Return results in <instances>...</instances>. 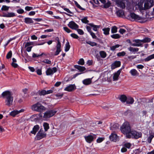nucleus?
Listing matches in <instances>:
<instances>
[{"label": "nucleus", "instance_id": "nucleus-61", "mask_svg": "<svg viewBox=\"0 0 154 154\" xmlns=\"http://www.w3.org/2000/svg\"><path fill=\"white\" fill-rule=\"evenodd\" d=\"M90 35L93 38L96 39L97 38V36L95 35V33L93 32H91L90 33Z\"/></svg>", "mask_w": 154, "mask_h": 154}, {"label": "nucleus", "instance_id": "nucleus-38", "mask_svg": "<svg viewBox=\"0 0 154 154\" xmlns=\"http://www.w3.org/2000/svg\"><path fill=\"white\" fill-rule=\"evenodd\" d=\"M154 137V133L153 134H151L147 138V141L149 143H151L152 140L153 138Z\"/></svg>", "mask_w": 154, "mask_h": 154}, {"label": "nucleus", "instance_id": "nucleus-27", "mask_svg": "<svg viewBox=\"0 0 154 154\" xmlns=\"http://www.w3.org/2000/svg\"><path fill=\"white\" fill-rule=\"evenodd\" d=\"M110 29L109 27L104 28L102 29V30L103 31V33L105 35H108L109 34V32Z\"/></svg>", "mask_w": 154, "mask_h": 154}, {"label": "nucleus", "instance_id": "nucleus-21", "mask_svg": "<svg viewBox=\"0 0 154 154\" xmlns=\"http://www.w3.org/2000/svg\"><path fill=\"white\" fill-rule=\"evenodd\" d=\"M128 49L131 52L133 53L134 54L135 52H138L139 49L137 48H135L131 47H130L128 48Z\"/></svg>", "mask_w": 154, "mask_h": 154}, {"label": "nucleus", "instance_id": "nucleus-57", "mask_svg": "<svg viewBox=\"0 0 154 154\" xmlns=\"http://www.w3.org/2000/svg\"><path fill=\"white\" fill-rule=\"evenodd\" d=\"M14 39V38H10L9 40H8V41L7 42H6V43L4 45V47H5V48L8 45L9 43L11 41H12V40H13Z\"/></svg>", "mask_w": 154, "mask_h": 154}, {"label": "nucleus", "instance_id": "nucleus-50", "mask_svg": "<svg viewBox=\"0 0 154 154\" xmlns=\"http://www.w3.org/2000/svg\"><path fill=\"white\" fill-rule=\"evenodd\" d=\"M125 52L124 51H123L122 52H120L118 53L117 54V56L118 57L124 56L125 55Z\"/></svg>", "mask_w": 154, "mask_h": 154}, {"label": "nucleus", "instance_id": "nucleus-58", "mask_svg": "<svg viewBox=\"0 0 154 154\" xmlns=\"http://www.w3.org/2000/svg\"><path fill=\"white\" fill-rule=\"evenodd\" d=\"M25 9L26 11H29L31 10H33V8L32 7L26 6L25 7Z\"/></svg>", "mask_w": 154, "mask_h": 154}, {"label": "nucleus", "instance_id": "nucleus-30", "mask_svg": "<svg viewBox=\"0 0 154 154\" xmlns=\"http://www.w3.org/2000/svg\"><path fill=\"white\" fill-rule=\"evenodd\" d=\"M129 72L133 76L136 75L138 73L137 71L135 69H131Z\"/></svg>", "mask_w": 154, "mask_h": 154}, {"label": "nucleus", "instance_id": "nucleus-3", "mask_svg": "<svg viewBox=\"0 0 154 154\" xmlns=\"http://www.w3.org/2000/svg\"><path fill=\"white\" fill-rule=\"evenodd\" d=\"M31 109L33 111L41 112L45 111L46 108L40 103L38 102L32 106Z\"/></svg>", "mask_w": 154, "mask_h": 154}, {"label": "nucleus", "instance_id": "nucleus-49", "mask_svg": "<svg viewBox=\"0 0 154 154\" xmlns=\"http://www.w3.org/2000/svg\"><path fill=\"white\" fill-rule=\"evenodd\" d=\"M9 8V7L6 5H3L2 6L1 10L2 11H8V10Z\"/></svg>", "mask_w": 154, "mask_h": 154}, {"label": "nucleus", "instance_id": "nucleus-20", "mask_svg": "<svg viewBox=\"0 0 154 154\" xmlns=\"http://www.w3.org/2000/svg\"><path fill=\"white\" fill-rule=\"evenodd\" d=\"M24 22L26 24H31L33 23V21L32 18L29 17H26L24 18Z\"/></svg>", "mask_w": 154, "mask_h": 154}, {"label": "nucleus", "instance_id": "nucleus-29", "mask_svg": "<svg viewBox=\"0 0 154 154\" xmlns=\"http://www.w3.org/2000/svg\"><path fill=\"white\" fill-rule=\"evenodd\" d=\"M43 126L45 131H47L49 128V125L47 122H44L43 124Z\"/></svg>", "mask_w": 154, "mask_h": 154}, {"label": "nucleus", "instance_id": "nucleus-9", "mask_svg": "<svg viewBox=\"0 0 154 154\" xmlns=\"http://www.w3.org/2000/svg\"><path fill=\"white\" fill-rule=\"evenodd\" d=\"M68 27L72 29L76 30L79 27V26L73 21L69 22L67 25Z\"/></svg>", "mask_w": 154, "mask_h": 154}, {"label": "nucleus", "instance_id": "nucleus-17", "mask_svg": "<svg viewBox=\"0 0 154 154\" xmlns=\"http://www.w3.org/2000/svg\"><path fill=\"white\" fill-rule=\"evenodd\" d=\"M130 16L132 19L135 20H139L140 19V17L138 15H136L134 13H130Z\"/></svg>", "mask_w": 154, "mask_h": 154}, {"label": "nucleus", "instance_id": "nucleus-45", "mask_svg": "<svg viewBox=\"0 0 154 154\" xmlns=\"http://www.w3.org/2000/svg\"><path fill=\"white\" fill-rule=\"evenodd\" d=\"M104 4L103 8H107L110 7L111 3L109 1H108L107 3H105Z\"/></svg>", "mask_w": 154, "mask_h": 154}, {"label": "nucleus", "instance_id": "nucleus-39", "mask_svg": "<svg viewBox=\"0 0 154 154\" xmlns=\"http://www.w3.org/2000/svg\"><path fill=\"white\" fill-rule=\"evenodd\" d=\"M88 17H84L83 18L81 19L82 22L85 24L88 23L89 21L87 20Z\"/></svg>", "mask_w": 154, "mask_h": 154}, {"label": "nucleus", "instance_id": "nucleus-55", "mask_svg": "<svg viewBox=\"0 0 154 154\" xmlns=\"http://www.w3.org/2000/svg\"><path fill=\"white\" fill-rule=\"evenodd\" d=\"M63 29L66 32L68 33L72 32V31L67 27H64Z\"/></svg>", "mask_w": 154, "mask_h": 154}, {"label": "nucleus", "instance_id": "nucleus-1", "mask_svg": "<svg viewBox=\"0 0 154 154\" xmlns=\"http://www.w3.org/2000/svg\"><path fill=\"white\" fill-rule=\"evenodd\" d=\"M11 93L8 90L3 92L1 94L3 98H6L5 101L6 105L9 106L12 104L13 97Z\"/></svg>", "mask_w": 154, "mask_h": 154}, {"label": "nucleus", "instance_id": "nucleus-36", "mask_svg": "<svg viewBox=\"0 0 154 154\" xmlns=\"http://www.w3.org/2000/svg\"><path fill=\"white\" fill-rule=\"evenodd\" d=\"M74 2L75 4L78 8L82 10H85V9L82 7L76 1H74Z\"/></svg>", "mask_w": 154, "mask_h": 154}, {"label": "nucleus", "instance_id": "nucleus-10", "mask_svg": "<svg viewBox=\"0 0 154 154\" xmlns=\"http://www.w3.org/2000/svg\"><path fill=\"white\" fill-rule=\"evenodd\" d=\"M121 65V62L119 61H116L112 63L111 65V69H113L115 68L119 67Z\"/></svg>", "mask_w": 154, "mask_h": 154}, {"label": "nucleus", "instance_id": "nucleus-25", "mask_svg": "<svg viewBox=\"0 0 154 154\" xmlns=\"http://www.w3.org/2000/svg\"><path fill=\"white\" fill-rule=\"evenodd\" d=\"M119 125L118 124H115L112 125L110 127V129L111 130H116L119 128Z\"/></svg>", "mask_w": 154, "mask_h": 154}, {"label": "nucleus", "instance_id": "nucleus-32", "mask_svg": "<svg viewBox=\"0 0 154 154\" xmlns=\"http://www.w3.org/2000/svg\"><path fill=\"white\" fill-rule=\"evenodd\" d=\"M100 54L101 57L104 58L106 57V54L105 52L104 51H101L99 52Z\"/></svg>", "mask_w": 154, "mask_h": 154}, {"label": "nucleus", "instance_id": "nucleus-15", "mask_svg": "<svg viewBox=\"0 0 154 154\" xmlns=\"http://www.w3.org/2000/svg\"><path fill=\"white\" fill-rule=\"evenodd\" d=\"M39 126L38 125H36L34 126L32 128V130L31 131L30 133L29 134L31 135L30 134H34V135H35L39 129Z\"/></svg>", "mask_w": 154, "mask_h": 154}, {"label": "nucleus", "instance_id": "nucleus-13", "mask_svg": "<svg viewBox=\"0 0 154 154\" xmlns=\"http://www.w3.org/2000/svg\"><path fill=\"white\" fill-rule=\"evenodd\" d=\"M16 16L15 13L13 12H8L7 13L3 12L2 17H15Z\"/></svg>", "mask_w": 154, "mask_h": 154}, {"label": "nucleus", "instance_id": "nucleus-31", "mask_svg": "<svg viewBox=\"0 0 154 154\" xmlns=\"http://www.w3.org/2000/svg\"><path fill=\"white\" fill-rule=\"evenodd\" d=\"M70 48V46L69 42H67L65 44V51L66 52H67L69 50Z\"/></svg>", "mask_w": 154, "mask_h": 154}, {"label": "nucleus", "instance_id": "nucleus-47", "mask_svg": "<svg viewBox=\"0 0 154 154\" xmlns=\"http://www.w3.org/2000/svg\"><path fill=\"white\" fill-rule=\"evenodd\" d=\"M78 63L79 65H84L85 64V61L84 59L83 58L80 59L78 61Z\"/></svg>", "mask_w": 154, "mask_h": 154}, {"label": "nucleus", "instance_id": "nucleus-37", "mask_svg": "<svg viewBox=\"0 0 154 154\" xmlns=\"http://www.w3.org/2000/svg\"><path fill=\"white\" fill-rule=\"evenodd\" d=\"M124 14V12L121 10H118L116 12L117 15L119 17H122Z\"/></svg>", "mask_w": 154, "mask_h": 154}, {"label": "nucleus", "instance_id": "nucleus-56", "mask_svg": "<svg viewBox=\"0 0 154 154\" xmlns=\"http://www.w3.org/2000/svg\"><path fill=\"white\" fill-rule=\"evenodd\" d=\"M133 41L134 42L137 44H142L141 43L142 42V40H140L139 39H134Z\"/></svg>", "mask_w": 154, "mask_h": 154}, {"label": "nucleus", "instance_id": "nucleus-6", "mask_svg": "<svg viewBox=\"0 0 154 154\" xmlns=\"http://www.w3.org/2000/svg\"><path fill=\"white\" fill-rule=\"evenodd\" d=\"M132 136V138L137 139L141 137L142 134L141 132H138L136 131H131L130 133Z\"/></svg>", "mask_w": 154, "mask_h": 154}, {"label": "nucleus", "instance_id": "nucleus-14", "mask_svg": "<svg viewBox=\"0 0 154 154\" xmlns=\"http://www.w3.org/2000/svg\"><path fill=\"white\" fill-rule=\"evenodd\" d=\"M110 140L113 142H116L118 140V137L117 135L115 133H112L109 137Z\"/></svg>", "mask_w": 154, "mask_h": 154}, {"label": "nucleus", "instance_id": "nucleus-12", "mask_svg": "<svg viewBox=\"0 0 154 154\" xmlns=\"http://www.w3.org/2000/svg\"><path fill=\"white\" fill-rule=\"evenodd\" d=\"M76 89V87L75 84L70 85L69 86L65 88L64 90L69 92H71L75 90Z\"/></svg>", "mask_w": 154, "mask_h": 154}, {"label": "nucleus", "instance_id": "nucleus-4", "mask_svg": "<svg viewBox=\"0 0 154 154\" xmlns=\"http://www.w3.org/2000/svg\"><path fill=\"white\" fill-rule=\"evenodd\" d=\"M57 111L54 110H49L46 111L44 113L43 118L45 120L52 117L57 112Z\"/></svg>", "mask_w": 154, "mask_h": 154}, {"label": "nucleus", "instance_id": "nucleus-34", "mask_svg": "<svg viewBox=\"0 0 154 154\" xmlns=\"http://www.w3.org/2000/svg\"><path fill=\"white\" fill-rule=\"evenodd\" d=\"M86 43L87 44H89L92 47L96 46H97V44L96 43L94 42H92L90 41H86Z\"/></svg>", "mask_w": 154, "mask_h": 154}, {"label": "nucleus", "instance_id": "nucleus-43", "mask_svg": "<svg viewBox=\"0 0 154 154\" xmlns=\"http://www.w3.org/2000/svg\"><path fill=\"white\" fill-rule=\"evenodd\" d=\"M151 39L150 38L146 37L142 40L143 43L149 42L151 41Z\"/></svg>", "mask_w": 154, "mask_h": 154}, {"label": "nucleus", "instance_id": "nucleus-16", "mask_svg": "<svg viewBox=\"0 0 154 154\" xmlns=\"http://www.w3.org/2000/svg\"><path fill=\"white\" fill-rule=\"evenodd\" d=\"M121 69H119L114 73L113 77L114 81H117L118 80V77L121 72Z\"/></svg>", "mask_w": 154, "mask_h": 154}, {"label": "nucleus", "instance_id": "nucleus-35", "mask_svg": "<svg viewBox=\"0 0 154 154\" xmlns=\"http://www.w3.org/2000/svg\"><path fill=\"white\" fill-rule=\"evenodd\" d=\"M46 74L47 75H52L53 74V72H52L51 69L50 68H48L46 70Z\"/></svg>", "mask_w": 154, "mask_h": 154}, {"label": "nucleus", "instance_id": "nucleus-64", "mask_svg": "<svg viewBox=\"0 0 154 154\" xmlns=\"http://www.w3.org/2000/svg\"><path fill=\"white\" fill-rule=\"evenodd\" d=\"M11 65L14 68H17L18 66V64L17 63L14 62H12L11 63Z\"/></svg>", "mask_w": 154, "mask_h": 154}, {"label": "nucleus", "instance_id": "nucleus-33", "mask_svg": "<svg viewBox=\"0 0 154 154\" xmlns=\"http://www.w3.org/2000/svg\"><path fill=\"white\" fill-rule=\"evenodd\" d=\"M38 94L40 96L45 95L46 94V90H39L37 92Z\"/></svg>", "mask_w": 154, "mask_h": 154}, {"label": "nucleus", "instance_id": "nucleus-24", "mask_svg": "<svg viewBox=\"0 0 154 154\" xmlns=\"http://www.w3.org/2000/svg\"><path fill=\"white\" fill-rule=\"evenodd\" d=\"M91 27H93V30L97 31V29L100 28V26L98 25H94L93 23H88Z\"/></svg>", "mask_w": 154, "mask_h": 154}, {"label": "nucleus", "instance_id": "nucleus-52", "mask_svg": "<svg viewBox=\"0 0 154 154\" xmlns=\"http://www.w3.org/2000/svg\"><path fill=\"white\" fill-rule=\"evenodd\" d=\"M105 139L104 137H99L97 140V142L98 143H100L102 142Z\"/></svg>", "mask_w": 154, "mask_h": 154}, {"label": "nucleus", "instance_id": "nucleus-60", "mask_svg": "<svg viewBox=\"0 0 154 154\" xmlns=\"http://www.w3.org/2000/svg\"><path fill=\"white\" fill-rule=\"evenodd\" d=\"M43 62L47 64H50L51 63V61L48 60V59H45L44 60Z\"/></svg>", "mask_w": 154, "mask_h": 154}, {"label": "nucleus", "instance_id": "nucleus-59", "mask_svg": "<svg viewBox=\"0 0 154 154\" xmlns=\"http://www.w3.org/2000/svg\"><path fill=\"white\" fill-rule=\"evenodd\" d=\"M17 12L19 14H22L24 12V11L23 9H20L17 10Z\"/></svg>", "mask_w": 154, "mask_h": 154}, {"label": "nucleus", "instance_id": "nucleus-62", "mask_svg": "<svg viewBox=\"0 0 154 154\" xmlns=\"http://www.w3.org/2000/svg\"><path fill=\"white\" fill-rule=\"evenodd\" d=\"M126 31L125 29H120L119 31V32L122 34H123Z\"/></svg>", "mask_w": 154, "mask_h": 154}, {"label": "nucleus", "instance_id": "nucleus-28", "mask_svg": "<svg viewBox=\"0 0 154 154\" xmlns=\"http://www.w3.org/2000/svg\"><path fill=\"white\" fill-rule=\"evenodd\" d=\"M56 40L57 41V43L56 46V48L57 49H61V44L59 38L57 37Z\"/></svg>", "mask_w": 154, "mask_h": 154}, {"label": "nucleus", "instance_id": "nucleus-11", "mask_svg": "<svg viewBox=\"0 0 154 154\" xmlns=\"http://www.w3.org/2000/svg\"><path fill=\"white\" fill-rule=\"evenodd\" d=\"M84 138L86 142L89 143L93 141L94 140V136L91 135L85 136Z\"/></svg>", "mask_w": 154, "mask_h": 154}, {"label": "nucleus", "instance_id": "nucleus-19", "mask_svg": "<svg viewBox=\"0 0 154 154\" xmlns=\"http://www.w3.org/2000/svg\"><path fill=\"white\" fill-rule=\"evenodd\" d=\"M134 101L133 98L131 97H128L126 102L127 104H132L134 103Z\"/></svg>", "mask_w": 154, "mask_h": 154}, {"label": "nucleus", "instance_id": "nucleus-2", "mask_svg": "<svg viewBox=\"0 0 154 154\" xmlns=\"http://www.w3.org/2000/svg\"><path fill=\"white\" fill-rule=\"evenodd\" d=\"M120 130L122 133L126 134L127 138H131V135L130 134L131 131V127L129 122H124L121 126Z\"/></svg>", "mask_w": 154, "mask_h": 154}, {"label": "nucleus", "instance_id": "nucleus-18", "mask_svg": "<svg viewBox=\"0 0 154 154\" xmlns=\"http://www.w3.org/2000/svg\"><path fill=\"white\" fill-rule=\"evenodd\" d=\"M74 67L75 68L77 69L81 72L84 71L86 69L85 68L84 66H81L77 65H75Z\"/></svg>", "mask_w": 154, "mask_h": 154}, {"label": "nucleus", "instance_id": "nucleus-44", "mask_svg": "<svg viewBox=\"0 0 154 154\" xmlns=\"http://www.w3.org/2000/svg\"><path fill=\"white\" fill-rule=\"evenodd\" d=\"M120 45L119 44H117L115 45L112 46L110 47V49L113 51H114L116 48H119Z\"/></svg>", "mask_w": 154, "mask_h": 154}, {"label": "nucleus", "instance_id": "nucleus-22", "mask_svg": "<svg viewBox=\"0 0 154 154\" xmlns=\"http://www.w3.org/2000/svg\"><path fill=\"white\" fill-rule=\"evenodd\" d=\"M119 99L122 103H124L126 101L127 97L125 95H122L120 96Z\"/></svg>", "mask_w": 154, "mask_h": 154}, {"label": "nucleus", "instance_id": "nucleus-7", "mask_svg": "<svg viewBox=\"0 0 154 154\" xmlns=\"http://www.w3.org/2000/svg\"><path fill=\"white\" fill-rule=\"evenodd\" d=\"M46 134L45 132L39 131L37 133L35 138L36 140H40L43 138L45 137H46Z\"/></svg>", "mask_w": 154, "mask_h": 154}, {"label": "nucleus", "instance_id": "nucleus-63", "mask_svg": "<svg viewBox=\"0 0 154 154\" xmlns=\"http://www.w3.org/2000/svg\"><path fill=\"white\" fill-rule=\"evenodd\" d=\"M124 146L126 148H128L129 149L131 147V145L130 143H127L125 144Z\"/></svg>", "mask_w": 154, "mask_h": 154}, {"label": "nucleus", "instance_id": "nucleus-41", "mask_svg": "<svg viewBox=\"0 0 154 154\" xmlns=\"http://www.w3.org/2000/svg\"><path fill=\"white\" fill-rule=\"evenodd\" d=\"M111 33H116L117 32V28L116 26L112 27L111 30Z\"/></svg>", "mask_w": 154, "mask_h": 154}, {"label": "nucleus", "instance_id": "nucleus-23", "mask_svg": "<svg viewBox=\"0 0 154 154\" xmlns=\"http://www.w3.org/2000/svg\"><path fill=\"white\" fill-rule=\"evenodd\" d=\"M83 83L85 85H90L91 82V79H87L83 81Z\"/></svg>", "mask_w": 154, "mask_h": 154}, {"label": "nucleus", "instance_id": "nucleus-46", "mask_svg": "<svg viewBox=\"0 0 154 154\" xmlns=\"http://www.w3.org/2000/svg\"><path fill=\"white\" fill-rule=\"evenodd\" d=\"M17 114V111L15 110L11 111L10 113V115L13 117H14Z\"/></svg>", "mask_w": 154, "mask_h": 154}, {"label": "nucleus", "instance_id": "nucleus-8", "mask_svg": "<svg viewBox=\"0 0 154 154\" xmlns=\"http://www.w3.org/2000/svg\"><path fill=\"white\" fill-rule=\"evenodd\" d=\"M127 0H115L117 6L122 9H124L125 7V1Z\"/></svg>", "mask_w": 154, "mask_h": 154}, {"label": "nucleus", "instance_id": "nucleus-54", "mask_svg": "<svg viewBox=\"0 0 154 154\" xmlns=\"http://www.w3.org/2000/svg\"><path fill=\"white\" fill-rule=\"evenodd\" d=\"M77 29V31L79 34L80 35H82L84 34V32L82 29L78 28Z\"/></svg>", "mask_w": 154, "mask_h": 154}, {"label": "nucleus", "instance_id": "nucleus-40", "mask_svg": "<svg viewBox=\"0 0 154 154\" xmlns=\"http://www.w3.org/2000/svg\"><path fill=\"white\" fill-rule=\"evenodd\" d=\"M111 37L114 39H118L120 37V36L118 34H116L111 35Z\"/></svg>", "mask_w": 154, "mask_h": 154}, {"label": "nucleus", "instance_id": "nucleus-51", "mask_svg": "<svg viewBox=\"0 0 154 154\" xmlns=\"http://www.w3.org/2000/svg\"><path fill=\"white\" fill-rule=\"evenodd\" d=\"M70 36L74 38L78 39L79 36L76 34L72 33L70 34Z\"/></svg>", "mask_w": 154, "mask_h": 154}, {"label": "nucleus", "instance_id": "nucleus-48", "mask_svg": "<svg viewBox=\"0 0 154 154\" xmlns=\"http://www.w3.org/2000/svg\"><path fill=\"white\" fill-rule=\"evenodd\" d=\"M12 56V52L11 51H10L6 55V58L7 59H9L11 58Z\"/></svg>", "mask_w": 154, "mask_h": 154}, {"label": "nucleus", "instance_id": "nucleus-53", "mask_svg": "<svg viewBox=\"0 0 154 154\" xmlns=\"http://www.w3.org/2000/svg\"><path fill=\"white\" fill-rule=\"evenodd\" d=\"M62 8L63 9V10L64 11H66L67 12L72 14V15L73 14V13L68 8H63V6L62 7Z\"/></svg>", "mask_w": 154, "mask_h": 154}, {"label": "nucleus", "instance_id": "nucleus-42", "mask_svg": "<svg viewBox=\"0 0 154 154\" xmlns=\"http://www.w3.org/2000/svg\"><path fill=\"white\" fill-rule=\"evenodd\" d=\"M138 8L140 11H141L145 10L144 9V7H143V3H140L138 4Z\"/></svg>", "mask_w": 154, "mask_h": 154}, {"label": "nucleus", "instance_id": "nucleus-26", "mask_svg": "<svg viewBox=\"0 0 154 154\" xmlns=\"http://www.w3.org/2000/svg\"><path fill=\"white\" fill-rule=\"evenodd\" d=\"M154 58V54L150 55L146 58L144 59L145 62H148L152 59Z\"/></svg>", "mask_w": 154, "mask_h": 154}, {"label": "nucleus", "instance_id": "nucleus-5", "mask_svg": "<svg viewBox=\"0 0 154 154\" xmlns=\"http://www.w3.org/2000/svg\"><path fill=\"white\" fill-rule=\"evenodd\" d=\"M153 5V0H145L144 1V9H148L152 7Z\"/></svg>", "mask_w": 154, "mask_h": 154}]
</instances>
